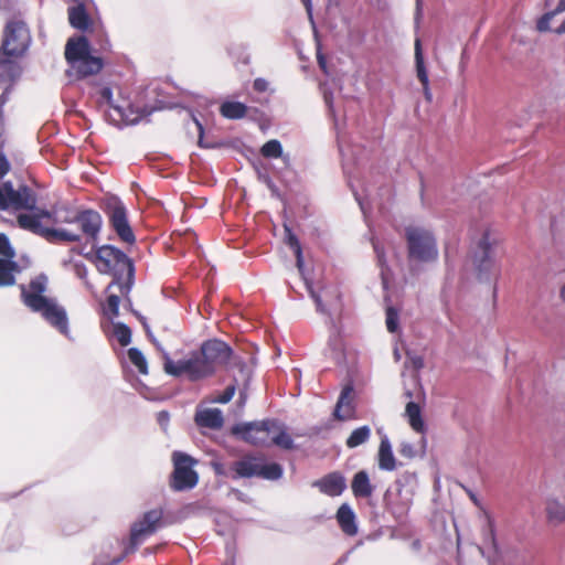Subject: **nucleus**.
<instances>
[{"mask_svg":"<svg viewBox=\"0 0 565 565\" xmlns=\"http://www.w3.org/2000/svg\"><path fill=\"white\" fill-rule=\"evenodd\" d=\"M352 393L353 387L351 385H347L341 391L340 397L338 399V403L335 405L333 416L338 420H347L351 419L354 416V406L352 404Z\"/></svg>","mask_w":565,"mask_h":565,"instance_id":"f3484780","label":"nucleus"},{"mask_svg":"<svg viewBox=\"0 0 565 565\" xmlns=\"http://www.w3.org/2000/svg\"><path fill=\"white\" fill-rule=\"evenodd\" d=\"M285 231H286V242H287L288 246L295 253L297 266L299 268H301L302 264H303V259H302V249H301L300 242L290 228L286 227Z\"/></svg>","mask_w":565,"mask_h":565,"instance_id":"7c9ffc66","label":"nucleus"},{"mask_svg":"<svg viewBox=\"0 0 565 565\" xmlns=\"http://www.w3.org/2000/svg\"><path fill=\"white\" fill-rule=\"evenodd\" d=\"M557 12L555 11H552V12H547L545 14H543L539 20H537V23H536V29L540 31V32H546L550 30V22L551 20L553 19V17L556 14Z\"/></svg>","mask_w":565,"mask_h":565,"instance_id":"4c0bfd02","label":"nucleus"},{"mask_svg":"<svg viewBox=\"0 0 565 565\" xmlns=\"http://www.w3.org/2000/svg\"><path fill=\"white\" fill-rule=\"evenodd\" d=\"M249 107L241 102L225 100L220 106L222 117L230 120H237L246 117Z\"/></svg>","mask_w":565,"mask_h":565,"instance_id":"412c9836","label":"nucleus"},{"mask_svg":"<svg viewBox=\"0 0 565 565\" xmlns=\"http://www.w3.org/2000/svg\"><path fill=\"white\" fill-rule=\"evenodd\" d=\"M554 32H555V33H557V34H563V33H565V20L562 22V24H561L558 28H556V29L554 30Z\"/></svg>","mask_w":565,"mask_h":565,"instance_id":"603ef678","label":"nucleus"},{"mask_svg":"<svg viewBox=\"0 0 565 565\" xmlns=\"http://www.w3.org/2000/svg\"><path fill=\"white\" fill-rule=\"evenodd\" d=\"M65 60L70 65L68 76L82 79L99 73L104 66L100 57L90 54L89 42L85 36L71 38L65 45Z\"/></svg>","mask_w":565,"mask_h":565,"instance_id":"39448f33","label":"nucleus"},{"mask_svg":"<svg viewBox=\"0 0 565 565\" xmlns=\"http://www.w3.org/2000/svg\"><path fill=\"white\" fill-rule=\"evenodd\" d=\"M104 212L108 217L110 227L115 231L119 239L127 244H134L136 236L128 221L127 209L116 196L105 200Z\"/></svg>","mask_w":565,"mask_h":565,"instance_id":"9b49d317","label":"nucleus"},{"mask_svg":"<svg viewBox=\"0 0 565 565\" xmlns=\"http://www.w3.org/2000/svg\"><path fill=\"white\" fill-rule=\"evenodd\" d=\"M54 224L77 225V230L57 226V231H66L77 235V239L61 242L60 244L78 243L83 238L88 243H95L102 231L103 217L100 213L94 209L62 207L55 213Z\"/></svg>","mask_w":565,"mask_h":565,"instance_id":"20e7f679","label":"nucleus"},{"mask_svg":"<svg viewBox=\"0 0 565 565\" xmlns=\"http://www.w3.org/2000/svg\"><path fill=\"white\" fill-rule=\"evenodd\" d=\"M114 333L121 347H127L131 342V330L127 324L116 323L114 326Z\"/></svg>","mask_w":565,"mask_h":565,"instance_id":"2f4dec72","label":"nucleus"},{"mask_svg":"<svg viewBox=\"0 0 565 565\" xmlns=\"http://www.w3.org/2000/svg\"><path fill=\"white\" fill-rule=\"evenodd\" d=\"M9 100V94L8 92H3L1 95H0V104L2 106H4Z\"/></svg>","mask_w":565,"mask_h":565,"instance_id":"8fccbe9b","label":"nucleus"},{"mask_svg":"<svg viewBox=\"0 0 565 565\" xmlns=\"http://www.w3.org/2000/svg\"><path fill=\"white\" fill-rule=\"evenodd\" d=\"M36 204V193L30 186L21 184L15 189L11 181H6L0 185V212L33 211Z\"/></svg>","mask_w":565,"mask_h":565,"instance_id":"6e6552de","label":"nucleus"},{"mask_svg":"<svg viewBox=\"0 0 565 565\" xmlns=\"http://www.w3.org/2000/svg\"><path fill=\"white\" fill-rule=\"evenodd\" d=\"M490 535H491L492 544H493V546L495 547V537H494V531H493V529H492V527L490 529Z\"/></svg>","mask_w":565,"mask_h":565,"instance_id":"6e6d98bb","label":"nucleus"},{"mask_svg":"<svg viewBox=\"0 0 565 565\" xmlns=\"http://www.w3.org/2000/svg\"><path fill=\"white\" fill-rule=\"evenodd\" d=\"M312 487L328 497H339L347 489V480L342 472L332 471L315 480Z\"/></svg>","mask_w":565,"mask_h":565,"instance_id":"dca6fc26","label":"nucleus"},{"mask_svg":"<svg viewBox=\"0 0 565 565\" xmlns=\"http://www.w3.org/2000/svg\"><path fill=\"white\" fill-rule=\"evenodd\" d=\"M163 525V510L152 509L142 514L141 519L132 523L130 527L129 542L125 547L124 555L136 552L138 546L147 537L154 534Z\"/></svg>","mask_w":565,"mask_h":565,"instance_id":"1a4fd4ad","label":"nucleus"},{"mask_svg":"<svg viewBox=\"0 0 565 565\" xmlns=\"http://www.w3.org/2000/svg\"><path fill=\"white\" fill-rule=\"evenodd\" d=\"M399 452L402 456L407 458H413L415 456V450L413 445L404 443L401 445Z\"/></svg>","mask_w":565,"mask_h":565,"instance_id":"79ce46f5","label":"nucleus"},{"mask_svg":"<svg viewBox=\"0 0 565 565\" xmlns=\"http://www.w3.org/2000/svg\"><path fill=\"white\" fill-rule=\"evenodd\" d=\"M46 284L47 278L40 275L32 279L28 286L21 285L22 302L33 312L41 313L45 321L67 337L70 333L67 313L55 300L43 296Z\"/></svg>","mask_w":565,"mask_h":565,"instance_id":"f03ea898","label":"nucleus"},{"mask_svg":"<svg viewBox=\"0 0 565 565\" xmlns=\"http://www.w3.org/2000/svg\"><path fill=\"white\" fill-rule=\"evenodd\" d=\"M278 429L276 419L237 424L232 428L233 435L253 446H268L270 435Z\"/></svg>","mask_w":565,"mask_h":565,"instance_id":"f8f14e48","label":"nucleus"},{"mask_svg":"<svg viewBox=\"0 0 565 565\" xmlns=\"http://www.w3.org/2000/svg\"><path fill=\"white\" fill-rule=\"evenodd\" d=\"M274 444L282 449L289 450L294 448V440L291 436L278 423V429H275L270 435L269 445Z\"/></svg>","mask_w":565,"mask_h":565,"instance_id":"cd10ccee","label":"nucleus"},{"mask_svg":"<svg viewBox=\"0 0 565 565\" xmlns=\"http://www.w3.org/2000/svg\"><path fill=\"white\" fill-rule=\"evenodd\" d=\"M55 213L56 212L52 213L47 210H39V212L36 214L41 215V218L45 217V218H52L54 221Z\"/></svg>","mask_w":565,"mask_h":565,"instance_id":"a18cd8bd","label":"nucleus"},{"mask_svg":"<svg viewBox=\"0 0 565 565\" xmlns=\"http://www.w3.org/2000/svg\"><path fill=\"white\" fill-rule=\"evenodd\" d=\"M235 392H236V385L231 384L224 390V392L222 394L216 396L213 399V402L220 403V404H226L233 398V396L235 395Z\"/></svg>","mask_w":565,"mask_h":565,"instance_id":"e433bc0d","label":"nucleus"},{"mask_svg":"<svg viewBox=\"0 0 565 565\" xmlns=\"http://www.w3.org/2000/svg\"><path fill=\"white\" fill-rule=\"evenodd\" d=\"M385 322L388 332L395 333L398 330V311L394 307H387L385 311Z\"/></svg>","mask_w":565,"mask_h":565,"instance_id":"f704fd0d","label":"nucleus"},{"mask_svg":"<svg viewBox=\"0 0 565 565\" xmlns=\"http://www.w3.org/2000/svg\"><path fill=\"white\" fill-rule=\"evenodd\" d=\"M120 296V294H110L106 299L107 310L113 317H117L119 315Z\"/></svg>","mask_w":565,"mask_h":565,"instance_id":"c9c22d12","label":"nucleus"},{"mask_svg":"<svg viewBox=\"0 0 565 565\" xmlns=\"http://www.w3.org/2000/svg\"><path fill=\"white\" fill-rule=\"evenodd\" d=\"M423 93H424L425 99L428 103H430L431 99H433V95H431V92H430V88H429V84H427L426 86H423Z\"/></svg>","mask_w":565,"mask_h":565,"instance_id":"49530a36","label":"nucleus"},{"mask_svg":"<svg viewBox=\"0 0 565 565\" xmlns=\"http://www.w3.org/2000/svg\"><path fill=\"white\" fill-rule=\"evenodd\" d=\"M196 126H198V129H199V132H200V139H199V146H203L202 145V137H203V126L196 120Z\"/></svg>","mask_w":565,"mask_h":565,"instance_id":"3c124183","label":"nucleus"},{"mask_svg":"<svg viewBox=\"0 0 565 565\" xmlns=\"http://www.w3.org/2000/svg\"><path fill=\"white\" fill-rule=\"evenodd\" d=\"M230 472L234 480L259 478L275 481L281 478L282 467L277 462H267L263 455L248 452L231 463Z\"/></svg>","mask_w":565,"mask_h":565,"instance_id":"423d86ee","label":"nucleus"},{"mask_svg":"<svg viewBox=\"0 0 565 565\" xmlns=\"http://www.w3.org/2000/svg\"><path fill=\"white\" fill-rule=\"evenodd\" d=\"M335 518L343 533L349 536H353L358 533L355 514L348 503H343L339 507Z\"/></svg>","mask_w":565,"mask_h":565,"instance_id":"6ab92c4d","label":"nucleus"},{"mask_svg":"<svg viewBox=\"0 0 565 565\" xmlns=\"http://www.w3.org/2000/svg\"><path fill=\"white\" fill-rule=\"evenodd\" d=\"M92 260L100 274L113 276L107 291L113 287H117L120 295L127 297L130 292L135 274L131 259L119 248L106 244L96 249Z\"/></svg>","mask_w":565,"mask_h":565,"instance_id":"7ed1b4c3","label":"nucleus"},{"mask_svg":"<svg viewBox=\"0 0 565 565\" xmlns=\"http://www.w3.org/2000/svg\"><path fill=\"white\" fill-rule=\"evenodd\" d=\"M311 297L313 298V300L317 305V310L323 312L324 309H323V305H322V300H321L320 296L315 294L313 291H311Z\"/></svg>","mask_w":565,"mask_h":565,"instance_id":"37998d69","label":"nucleus"},{"mask_svg":"<svg viewBox=\"0 0 565 565\" xmlns=\"http://www.w3.org/2000/svg\"><path fill=\"white\" fill-rule=\"evenodd\" d=\"M70 24L78 30L85 31L90 25V19L83 4L72 7L68 9Z\"/></svg>","mask_w":565,"mask_h":565,"instance_id":"b1692460","label":"nucleus"},{"mask_svg":"<svg viewBox=\"0 0 565 565\" xmlns=\"http://www.w3.org/2000/svg\"><path fill=\"white\" fill-rule=\"evenodd\" d=\"M559 298L565 301V284L562 286L559 290Z\"/></svg>","mask_w":565,"mask_h":565,"instance_id":"5fc2aeb1","label":"nucleus"},{"mask_svg":"<svg viewBox=\"0 0 565 565\" xmlns=\"http://www.w3.org/2000/svg\"><path fill=\"white\" fill-rule=\"evenodd\" d=\"M158 419H159V422H160L161 424H162V423H164V422H168V420H169V413H168V412H164V411H163V412H160V413L158 414Z\"/></svg>","mask_w":565,"mask_h":565,"instance_id":"de8ad7c7","label":"nucleus"},{"mask_svg":"<svg viewBox=\"0 0 565 565\" xmlns=\"http://www.w3.org/2000/svg\"><path fill=\"white\" fill-rule=\"evenodd\" d=\"M3 107L1 104H0V122L3 120Z\"/></svg>","mask_w":565,"mask_h":565,"instance_id":"13d9d810","label":"nucleus"},{"mask_svg":"<svg viewBox=\"0 0 565 565\" xmlns=\"http://www.w3.org/2000/svg\"><path fill=\"white\" fill-rule=\"evenodd\" d=\"M129 361L137 367L140 374H148V364L142 352L137 348H130L128 350Z\"/></svg>","mask_w":565,"mask_h":565,"instance_id":"c756f323","label":"nucleus"},{"mask_svg":"<svg viewBox=\"0 0 565 565\" xmlns=\"http://www.w3.org/2000/svg\"><path fill=\"white\" fill-rule=\"evenodd\" d=\"M371 436V429L364 425L354 429L348 437L345 445L348 448H355L369 440Z\"/></svg>","mask_w":565,"mask_h":565,"instance_id":"c85d7f7f","label":"nucleus"},{"mask_svg":"<svg viewBox=\"0 0 565 565\" xmlns=\"http://www.w3.org/2000/svg\"><path fill=\"white\" fill-rule=\"evenodd\" d=\"M379 467L382 470L392 471L396 468L395 457L392 451L391 444L387 438L380 443L379 448Z\"/></svg>","mask_w":565,"mask_h":565,"instance_id":"393cba45","label":"nucleus"},{"mask_svg":"<svg viewBox=\"0 0 565 565\" xmlns=\"http://www.w3.org/2000/svg\"><path fill=\"white\" fill-rule=\"evenodd\" d=\"M499 244L500 239L490 230L479 238L472 252V263L480 279L488 277L494 268V250Z\"/></svg>","mask_w":565,"mask_h":565,"instance_id":"9d476101","label":"nucleus"},{"mask_svg":"<svg viewBox=\"0 0 565 565\" xmlns=\"http://www.w3.org/2000/svg\"><path fill=\"white\" fill-rule=\"evenodd\" d=\"M317 60H318V64H319L320 68L323 72H327V62H326L324 56L322 54L318 53Z\"/></svg>","mask_w":565,"mask_h":565,"instance_id":"c03bdc74","label":"nucleus"},{"mask_svg":"<svg viewBox=\"0 0 565 565\" xmlns=\"http://www.w3.org/2000/svg\"><path fill=\"white\" fill-rule=\"evenodd\" d=\"M415 65L418 81L420 82L422 86H426L427 84H429V78L428 72L425 66L422 51V42L419 39H416L415 41Z\"/></svg>","mask_w":565,"mask_h":565,"instance_id":"bb28decb","label":"nucleus"},{"mask_svg":"<svg viewBox=\"0 0 565 565\" xmlns=\"http://www.w3.org/2000/svg\"><path fill=\"white\" fill-rule=\"evenodd\" d=\"M18 273H20V266L14 259L0 258V287L13 286Z\"/></svg>","mask_w":565,"mask_h":565,"instance_id":"4be33fe9","label":"nucleus"},{"mask_svg":"<svg viewBox=\"0 0 565 565\" xmlns=\"http://www.w3.org/2000/svg\"><path fill=\"white\" fill-rule=\"evenodd\" d=\"M268 82L265 78L258 77L253 83V88L257 93H264L268 89Z\"/></svg>","mask_w":565,"mask_h":565,"instance_id":"58836bf2","label":"nucleus"},{"mask_svg":"<svg viewBox=\"0 0 565 565\" xmlns=\"http://www.w3.org/2000/svg\"><path fill=\"white\" fill-rule=\"evenodd\" d=\"M232 348L220 339L204 341L199 350L192 351L182 360L173 361L168 353L163 355V369L169 375L185 376L191 382L213 376L233 360Z\"/></svg>","mask_w":565,"mask_h":565,"instance_id":"f257e3e1","label":"nucleus"},{"mask_svg":"<svg viewBox=\"0 0 565 565\" xmlns=\"http://www.w3.org/2000/svg\"><path fill=\"white\" fill-rule=\"evenodd\" d=\"M260 153L265 158H279L282 153L281 143L276 140H269L260 149Z\"/></svg>","mask_w":565,"mask_h":565,"instance_id":"473e14b6","label":"nucleus"},{"mask_svg":"<svg viewBox=\"0 0 565 565\" xmlns=\"http://www.w3.org/2000/svg\"><path fill=\"white\" fill-rule=\"evenodd\" d=\"M100 103L108 106V116L110 119L119 124H135L139 119V115L135 113L131 105L127 100L115 103L113 99V92L109 87L100 89Z\"/></svg>","mask_w":565,"mask_h":565,"instance_id":"2eb2a0df","label":"nucleus"},{"mask_svg":"<svg viewBox=\"0 0 565 565\" xmlns=\"http://www.w3.org/2000/svg\"><path fill=\"white\" fill-rule=\"evenodd\" d=\"M195 423L200 427L220 429L224 424V419L220 409L207 408L195 414Z\"/></svg>","mask_w":565,"mask_h":565,"instance_id":"aec40b11","label":"nucleus"},{"mask_svg":"<svg viewBox=\"0 0 565 565\" xmlns=\"http://www.w3.org/2000/svg\"><path fill=\"white\" fill-rule=\"evenodd\" d=\"M301 2L306 7L308 14L311 17V11H312L311 0H301Z\"/></svg>","mask_w":565,"mask_h":565,"instance_id":"09e8293b","label":"nucleus"},{"mask_svg":"<svg viewBox=\"0 0 565 565\" xmlns=\"http://www.w3.org/2000/svg\"><path fill=\"white\" fill-rule=\"evenodd\" d=\"M61 226H62V227H68V228H71V230H77V225H66V226L61 225Z\"/></svg>","mask_w":565,"mask_h":565,"instance_id":"bf43d9fd","label":"nucleus"},{"mask_svg":"<svg viewBox=\"0 0 565 565\" xmlns=\"http://www.w3.org/2000/svg\"><path fill=\"white\" fill-rule=\"evenodd\" d=\"M405 238L409 260L429 263L437 259V243L430 231L423 227L408 226L405 228Z\"/></svg>","mask_w":565,"mask_h":565,"instance_id":"0eeeda50","label":"nucleus"},{"mask_svg":"<svg viewBox=\"0 0 565 565\" xmlns=\"http://www.w3.org/2000/svg\"><path fill=\"white\" fill-rule=\"evenodd\" d=\"M405 416L412 429L418 434H425L426 425L422 416V408L415 402H408L405 407Z\"/></svg>","mask_w":565,"mask_h":565,"instance_id":"5701e85b","label":"nucleus"},{"mask_svg":"<svg viewBox=\"0 0 565 565\" xmlns=\"http://www.w3.org/2000/svg\"><path fill=\"white\" fill-rule=\"evenodd\" d=\"M142 324H143V328H145V330H146V332H147L148 337H151L150 331H149V328H148V326H147L146 321H142Z\"/></svg>","mask_w":565,"mask_h":565,"instance_id":"4d7b16f0","label":"nucleus"},{"mask_svg":"<svg viewBox=\"0 0 565 565\" xmlns=\"http://www.w3.org/2000/svg\"><path fill=\"white\" fill-rule=\"evenodd\" d=\"M10 171V163L7 157L0 152V180Z\"/></svg>","mask_w":565,"mask_h":565,"instance_id":"ea45409f","label":"nucleus"},{"mask_svg":"<svg viewBox=\"0 0 565 565\" xmlns=\"http://www.w3.org/2000/svg\"><path fill=\"white\" fill-rule=\"evenodd\" d=\"M351 490L356 499H366L373 495L374 486L371 483L365 470L358 471L351 480Z\"/></svg>","mask_w":565,"mask_h":565,"instance_id":"a211bd4d","label":"nucleus"},{"mask_svg":"<svg viewBox=\"0 0 565 565\" xmlns=\"http://www.w3.org/2000/svg\"><path fill=\"white\" fill-rule=\"evenodd\" d=\"M565 10V0H559L557 8L555 9V12H562Z\"/></svg>","mask_w":565,"mask_h":565,"instance_id":"864d4df0","label":"nucleus"},{"mask_svg":"<svg viewBox=\"0 0 565 565\" xmlns=\"http://www.w3.org/2000/svg\"><path fill=\"white\" fill-rule=\"evenodd\" d=\"M15 250L12 247L8 236L4 233H0V258L2 259H14Z\"/></svg>","mask_w":565,"mask_h":565,"instance_id":"72a5a7b5","label":"nucleus"},{"mask_svg":"<svg viewBox=\"0 0 565 565\" xmlns=\"http://www.w3.org/2000/svg\"><path fill=\"white\" fill-rule=\"evenodd\" d=\"M172 460L174 469L171 476L170 487L174 491H183L194 488L199 481V476L196 471L193 470V466L196 463V460L181 451H174Z\"/></svg>","mask_w":565,"mask_h":565,"instance_id":"ddd939ff","label":"nucleus"},{"mask_svg":"<svg viewBox=\"0 0 565 565\" xmlns=\"http://www.w3.org/2000/svg\"><path fill=\"white\" fill-rule=\"evenodd\" d=\"M545 511L550 523L561 524L565 522V505L561 503L558 500H547Z\"/></svg>","mask_w":565,"mask_h":565,"instance_id":"a878e982","label":"nucleus"},{"mask_svg":"<svg viewBox=\"0 0 565 565\" xmlns=\"http://www.w3.org/2000/svg\"><path fill=\"white\" fill-rule=\"evenodd\" d=\"M74 270H75L76 276L79 279L84 280L86 282V285H88V282H87V275H88L87 267L84 264H76L74 266Z\"/></svg>","mask_w":565,"mask_h":565,"instance_id":"a19ab883","label":"nucleus"},{"mask_svg":"<svg viewBox=\"0 0 565 565\" xmlns=\"http://www.w3.org/2000/svg\"><path fill=\"white\" fill-rule=\"evenodd\" d=\"M17 223L20 228L36 234L45 238L51 244H60L61 242L77 239L76 234L66 231H57V227L43 226L41 223V215L39 214L21 213L17 217Z\"/></svg>","mask_w":565,"mask_h":565,"instance_id":"4468645a","label":"nucleus"}]
</instances>
